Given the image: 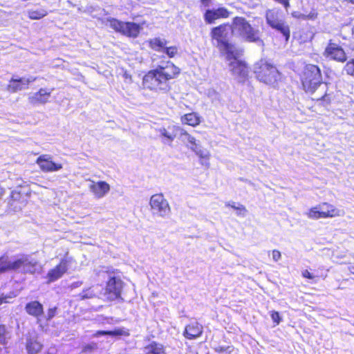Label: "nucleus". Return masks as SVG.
Returning <instances> with one entry per match:
<instances>
[{"label": "nucleus", "instance_id": "aec40b11", "mask_svg": "<svg viewBox=\"0 0 354 354\" xmlns=\"http://www.w3.org/2000/svg\"><path fill=\"white\" fill-rule=\"evenodd\" d=\"M43 345L37 339V335H30L26 337V348L28 354H37L42 349Z\"/></svg>", "mask_w": 354, "mask_h": 354}, {"label": "nucleus", "instance_id": "4c0bfd02", "mask_svg": "<svg viewBox=\"0 0 354 354\" xmlns=\"http://www.w3.org/2000/svg\"><path fill=\"white\" fill-rule=\"evenodd\" d=\"M7 339V332L6 326L0 325V344H5Z\"/></svg>", "mask_w": 354, "mask_h": 354}, {"label": "nucleus", "instance_id": "f3484780", "mask_svg": "<svg viewBox=\"0 0 354 354\" xmlns=\"http://www.w3.org/2000/svg\"><path fill=\"white\" fill-rule=\"evenodd\" d=\"M35 77H21L19 79L12 78L8 86V90L11 92H17L28 88L30 83L34 82Z\"/></svg>", "mask_w": 354, "mask_h": 354}, {"label": "nucleus", "instance_id": "c756f323", "mask_svg": "<svg viewBox=\"0 0 354 354\" xmlns=\"http://www.w3.org/2000/svg\"><path fill=\"white\" fill-rule=\"evenodd\" d=\"M28 16L30 19H40L48 15L47 10L44 8L37 10H28L27 11Z\"/></svg>", "mask_w": 354, "mask_h": 354}, {"label": "nucleus", "instance_id": "7c9ffc66", "mask_svg": "<svg viewBox=\"0 0 354 354\" xmlns=\"http://www.w3.org/2000/svg\"><path fill=\"white\" fill-rule=\"evenodd\" d=\"M226 205L231 207L235 210H240V212H236L238 216H241L244 217L246 215L247 209L243 205L239 204L238 205H236L234 202H232L227 203Z\"/></svg>", "mask_w": 354, "mask_h": 354}, {"label": "nucleus", "instance_id": "ddd939ff", "mask_svg": "<svg viewBox=\"0 0 354 354\" xmlns=\"http://www.w3.org/2000/svg\"><path fill=\"white\" fill-rule=\"evenodd\" d=\"M36 163L44 172H55L63 168L61 163L53 160V157L50 154L39 156L36 160Z\"/></svg>", "mask_w": 354, "mask_h": 354}, {"label": "nucleus", "instance_id": "e433bc0d", "mask_svg": "<svg viewBox=\"0 0 354 354\" xmlns=\"http://www.w3.org/2000/svg\"><path fill=\"white\" fill-rule=\"evenodd\" d=\"M344 70L347 74L354 76V59L346 63Z\"/></svg>", "mask_w": 354, "mask_h": 354}, {"label": "nucleus", "instance_id": "3c124183", "mask_svg": "<svg viewBox=\"0 0 354 354\" xmlns=\"http://www.w3.org/2000/svg\"><path fill=\"white\" fill-rule=\"evenodd\" d=\"M3 193H4V190L2 187H0V198L2 197V196L3 195Z\"/></svg>", "mask_w": 354, "mask_h": 354}, {"label": "nucleus", "instance_id": "a211bd4d", "mask_svg": "<svg viewBox=\"0 0 354 354\" xmlns=\"http://www.w3.org/2000/svg\"><path fill=\"white\" fill-rule=\"evenodd\" d=\"M322 218L342 216L344 211L335 208L333 205L324 203L317 205Z\"/></svg>", "mask_w": 354, "mask_h": 354}, {"label": "nucleus", "instance_id": "a18cd8bd", "mask_svg": "<svg viewBox=\"0 0 354 354\" xmlns=\"http://www.w3.org/2000/svg\"><path fill=\"white\" fill-rule=\"evenodd\" d=\"M293 17L296 19H301L305 20V14L300 13L299 12H293L292 13Z\"/></svg>", "mask_w": 354, "mask_h": 354}, {"label": "nucleus", "instance_id": "9d476101", "mask_svg": "<svg viewBox=\"0 0 354 354\" xmlns=\"http://www.w3.org/2000/svg\"><path fill=\"white\" fill-rule=\"evenodd\" d=\"M242 53L243 50L241 49V53L236 57L226 55L227 60L230 61L229 64L230 70L232 75L239 82H243L249 73V68L245 62L239 59Z\"/></svg>", "mask_w": 354, "mask_h": 354}, {"label": "nucleus", "instance_id": "2f4dec72", "mask_svg": "<svg viewBox=\"0 0 354 354\" xmlns=\"http://www.w3.org/2000/svg\"><path fill=\"white\" fill-rule=\"evenodd\" d=\"M180 135L181 136H184V140H187L188 142L187 147L189 148V146H196L198 145L196 142V140L194 137L189 134L187 131H184L183 129H180Z\"/></svg>", "mask_w": 354, "mask_h": 354}, {"label": "nucleus", "instance_id": "dca6fc26", "mask_svg": "<svg viewBox=\"0 0 354 354\" xmlns=\"http://www.w3.org/2000/svg\"><path fill=\"white\" fill-rule=\"evenodd\" d=\"M180 130V128L174 124H169L167 127H162L156 129V131L160 133L162 138V142L165 143L173 142Z\"/></svg>", "mask_w": 354, "mask_h": 354}, {"label": "nucleus", "instance_id": "c9c22d12", "mask_svg": "<svg viewBox=\"0 0 354 354\" xmlns=\"http://www.w3.org/2000/svg\"><path fill=\"white\" fill-rule=\"evenodd\" d=\"M95 296V292L91 290V288H88L86 290H84L80 294V297L82 299H90L93 298Z\"/></svg>", "mask_w": 354, "mask_h": 354}, {"label": "nucleus", "instance_id": "f03ea898", "mask_svg": "<svg viewBox=\"0 0 354 354\" xmlns=\"http://www.w3.org/2000/svg\"><path fill=\"white\" fill-rule=\"evenodd\" d=\"M320 69L315 65L309 64L306 66L304 77L302 79V85L306 93L314 94L318 91V94L313 97V100L322 101L323 105L326 106L330 104L331 97L330 94L326 93V89L327 85L323 84Z\"/></svg>", "mask_w": 354, "mask_h": 354}, {"label": "nucleus", "instance_id": "7ed1b4c3", "mask_svg": "<svg viewBox=\"0 0 354 354\" xmlns=\"http://www.w3.org/2000/svg\"><path fill=\"white\" fill-rule=\"evenodd\" d=\"M254 73L261 82L274 86L281 78L277 68L266 59H261L254 66Z\"/></svg>", "mask_w": 354, "mask_h": 354}, {"label": "nucleus", "instance_id": "f704fd0d", "mask_svg": "<svg viewBox=\"0 0 354 354\" xmlns=\"http://www.w3.org/2000/svg\"><path fill=\"white\" fill-rule=\"evenodd\" d=\"M162 52L165 53L168 55V57H174L178 53V48L175 46L165 47Z\"/></svg>", "mask_w": 354, "mask_h": 354}, {"label": "nucleus", "instance_id": "cd10ccee", "mask_svg": "<svg viewBox=\"0 0 354 354\" xmlns=\"http://www.w3.org/2000/svg\"><path fill=\"white\" fill-rule=\"evenodd\" d=\"M166 44L167 41L165 39L156 37L149 40L150 47L156 51H162Z\"/></svg>", "mask_w": 354, "mask_h": 354}, {"label": "nucleus", "instance_id": "a878e982", "mask_svg": "<svg viewBox=\"0 0 354 354\" xmlns=\"http://www.w3.org/2000/svg\"><path fill=\"white\" fill-rule=\"evenodd\" d=\"M110 335V336H129V333L127 330L124 328H117L114 330H98L97 331L93 336L94 337H99L100 335Z\"/></svg>", "mask_w": 354, "mask_h": 354}, {"label": "nucleus", "instance_id": "bb28decb", "mask_svg": "<svg viewBox=\"0 0 354 354\" xmlns=\"http://www.w3.org/2000/svg\"><path fill=\"white\" fill-rule=\"evenodd\" d=\"M145 354H165L163 346L155 342L145 347Z\"/></svg>", "mask_w": 354, "mask_h": 354}, {"label": "nucleus", "instance_id": "72a5a7b5", "mask_svg": "<svg viewBox=\"0 0 354 354\" xmlns=\"http://www.w3.org/2000/svg\"><path fill=\"white\" fill-rule=\"evenodd\" d=\"M207 95L213 102L221 100L220 94L213 88L209 89L207 92Z\"/></svg>", "mask_w": 354, "mask_h": 354}, {"label": "nucleus", "instance_id": "473e14b6", "mask_svg": "<svg viewBox=\"0 0 354 354\" xmlns=\"http://www.w3.org/2000/svg\"><path fill=\"white\" fill-rule=\"evenodd\" d=\"M306 215L309 218L312 219L322 218L317 205L310 209Z\"/></svg>", "mask_w": 354, "mask_h": 354}, {"label": "nucleus", "instance_id": "c85d7f7f", "mask_svg": "<svg viewBox=\"0 0 354 354\" xmlns=\"http://www.w3.org/2000/svg\"><path fill=\"white\" fill-rule=\"evenodd\" d=\"M15 261H10L7 257H2L0 258V273L4 272L8 270L16 271V268L14 267Z\"/></svg>", "mask_w": 354, "mask_h": 354}, {"label": "nucleus", "instance_id": "c03bdc74", "mask_svg": "<svg viewBox=\"0 0 354 354\" xmlns=\"http://www.w3.org/2000/svg\"><path fill=\"white\" fill-rule=\"evenodd\" d=\"M317 16V13L315 10H312L308 15H305V20L315 19Z\"/></svg>", "mask_w": 354, "mask_h": 354}, {"label": "nucleus", "instance_id": "b1692460", "mask_svg": "<svg viewBox=\"0 0 354 354\" xmlns=\"http://www.w3.org/2000/svg\"><path fill=\"white\" fill-rule=\"evenodd\" d=\"M52 90L41 88L38 92L34 93L30 100L31 102L46 103L51 93Z\"/></svg>", "mask_w": 354, "mask_h": 354}, {"label": "nucleus", "instance_id": "f257e3e1", "mask_svg": "<svg viewBox=\"0 0 354 354\" xmlns=\"http://www.w3.org/2000/svg\"><path fill=\"white\" fill-rule=\"evenodd\" d=\"M179 73V68L172 62H162L145 75L142 85L150 91L166 93L170 88L169 80L176 78Z\"/></svg>", "mask_w": 354, "mask_h": 354}, {"label": "nucleus", "instance_id": "864d4df0", "mask_svg": "<svg viewBox=\"0 0 354 354\" xmlns=\"http://www.w3.org/2000/svg\"><path fill=\"white\" fill-rule=\"evenodd\" d=\"M352 37L354 39V26H353V30H352Z\"/></svg>", "mask_w": 354, "mask_h": 354}, {"label": "nucleus", "instance_id": "9b49d317", "mask_svg": "<svg viewBox=\"0 0 354 354\" xmlns=\"http://www.w3.org/2000/svg\"><path fill=\"white\" fill-rule=\"evenodd\" d=\"M14 267L16 268V271L19 272L31 274L40 273L42 268L36 259L28 256H23L15 261Z\"/></svg>", "mask_w": 354, "mask_h": 354}, {"label": "nucleus", "instance_id": "5fc2aeb1", "mask_svg": "<svg viewBox=\"0 0 354 354\" xmlns=\"http://www.w3.org/2000/svg\"><path fill=\"white\" fill-rule=\"evenodd\" d=\"M125 77H128V75L127 73H125Z\"/></svg>", "mask_w": 354, "mask_h": 354}, {"label": "nucleus", "instance_id": "49530a36", "mask_svg": "<svg viewBox=\"0 0 354 354\" xmlns=\"http://www.w3.org/2000/svg\"><path fill=\"white\" fill-rule=\"evenodd\" d=\"M95 348H96L95 344H87L84 347L83 351L86 352L88 351H92V350L95 349Z\"/></svg>", "mask_w": 354, "mask_h": 354}, {"label": "nucleus", "instance_id": "de8ad7c7", "mask_svg": "<svg viewBox=\"0 0 354 354\" xmlns=\"http://www.w3.org/2000/svg\"><path fill=\"white\" fill-rule=\"evenodd\" d=\"M302 276L305 278H308V279H314V276L310 272H308L307 270L303 271L302 272Z\"/></svg>", "mask_w": 354, "mask_h": 354}, {"label": "nucleus", "instance_id": "39448f33", "mask_svg": "<svg viewBox=\"0 0 354 354\" xmlns=\"http://www.w3.org/2000/svg\"><path fill=\"white\" fill-rule=\"evenodd\" d=\"M95 272L97 275H107L109 281H107L105 296L109 301H113L120 297L121 292L123 288V282L119 277H116L113 272H111L109 268L102 267L100 269H95ZM105 278V276H103Z\"/></svg>", "mask_w": 354, "mask_h": 354}, {"label": "nucleus", "instance_id": "8fccbe9b", "mask_svg": "<svg viewBox=\"0 0 354 354\" xmlns=\"http://www.w3.org/2000/svg\"><path fill=\"white\" fill-rule=\"evenodd\" d=\"M81 284H82L81 282H76V283H73L72 286L74 288H76V287L80 286Z\"/></svg>", "mask_w": 354, "mask_h": 354}, {"label": "nucleus", "instance_id": "2eb2a0df", "mask_svg": "<svg viewBox=\"0 0 354 354\" xmlns=\"http://www.w3.org/2000/svg\"><path fill=\"white\" fill-rule=\"evenodd\" d=\"M88 189L95 198H101L109 193L110 185L105 181L90 180Z\"/></svg>", "mask_w": 354, "mask_h": 354}, {"label": "nucleus", "instance_id": "393cba45", "mask_svg": "<svg viewBox=\"0 0 354 354\" xmlns=\"http://www.w3.org/2000/svg\"><path fill=\"white\" fill-rule=\"evenodd\" d=\"M181 122L183 124L196 127L200 124L201 119L196 113H190L183 115L181 117Z\"/></svg>", "mask_w": 354, "mask_h": 354}, {"label": "nucleus", "instance_id": "6ab92c4d", "mask_svg": "<svg viewBox=\"0 0 354 354\" xmlns=\"http://www.w3.org/2000/svg\"><path fill=\"white\" fill-rule=\"evenodd\" d=\"M203 331V327L198 322H192L185 327L184 336L189 339H194L199 337Z\"/></svg>", "mask_w": 354, "mask_h": 354}, {"label": "nucleus", "instance_id": "a19ab883", "mask_svg": "<svg viewBox=\"0 0 354 354\" xmlns=\"http://www.w3.org/2000/svg\"><path fill=\"white\" fill-rule=\"evenodd\" d=\"M272 259L274 261H278L281 257V252L277 250H272Z\"/></svg>", "mask_w": 354, "mask_h": 354}, {"label": "nucleus", "instance_id": "f8f14e48", "mask_svg": "<svg viewBox=\"0 0 354 354\" xmlns=\"http://www.w3.org/2000/svg\"><path fill=\"white\" fill-rule=\"evenodd\" d=\"M73 261V259L70 257L62 259L57 266L48 272L46 277L47 279V283H50L54 282L62 277L71 266Z\"/></svg>", "mask_w": 354, "mask_h": 354}, {"label": "nucleus", "instance_id": "412c9836", "mask_svg": "<svg viewBox=\"0 0 354 354\" xmlns=\"http://www.w3.org/2000/svg\"><path fill=\"white\" fill-rule=\"evenodd\" d=\"M189 149L192 150L200 158V162L202 165L208 167L209 166V158L210 153L209 151L203 148L200 145H196V146H189Z\"/></svg>", "mask_w": 354, "mask_h": 354}, {"label": "nucleus", "instance_id": "09e8293b", "mask_svg": "<svg viewBox=\"0 0 354 354\" xmlns=\"http://www.w3.org/2000/svg\"><path fill=\"white\" fill-rule=\"evenodd\" d=\"M348 270L351 273L354 274V265H351L348 267Z\"/></svg>", "mask_w": 354, "mask_h": 354}, {"label": "nucleus", "instance_id": "1a4fd4ad", "mask_svg": "<svg viewBox=\"0 0 354 354\" xmlns=\"http://www.w3.org/2000/svg\"><path fill=\"white\" fill-rule=\"evenodd\" d=\"M149 205L151 214L155 216L165 218L171 212L169 204L162 194L152 195L149 200Z\"/></svg>", "mask_w": 354, "mask_h": 354}, {"label": "nucleus", "instance_id": "58836bf2", "mask_svg": "<svg viewBox=\"0 0 354 354\" xmlns=\"http://www.w3.org/2000/svg\"><path fill=\"white\" fill-rule=\"evenodd\" d=\"M215 351L219 354H230V353L232 351V348L230 346H227L226 348L218 346L215 348Z\"/></svg>", "mask_w": 354, "mask_h": 354}, {"label": "nucleus", "instance_id": "423d86ee", "mask_svg": "<svg viewBox=\"0 0 354 354\" xmlns=\"http://www.w3.org/2000/svg\"><path fill=\"white\" fill-rule=\"evenodd\" d=\"M232 32V26L227 25H221L212 29V38L217 41L218 46L228 56L236 57L241 53V48L234 45L228 43L227 37Z\"/></svg>", "mask_w": 354, "mask_h": 354}, {"label": "nucleus", "instance_id": "79ce46f5", "mask_svg": "<svg viewBox=\"0 0 354 354\" xmlns=\"http://www.w3.org/2000/svg\"><path fill=\"white\" fill-rule=\"evenodd\" d=\"M13 297L10 296V295H0V305L4 304V303H8L9 301L8 299H12Z\"/></svg>", "mask_w": 354, "mask_h": 354}, {"label": "nucleus", "instance_id": "4468645a", "mask_svg": "<svg viewBox=\"0 0 354 354\" xmlns=\"http://www.w3.org/2000/svg\"><path fill=\"white\" fill-rule=\"evenodd\" d=\"M324 55L328 59L342 62L346 61V54L344 50L337 44L333 42L331 40L326 47Z\"/></svg>", "mask_w": 354, "mask_h": 354}, {"label": "nucleus", "instance_id": "5701e85b", "mask_svg": "<svg viewBox=\"0 0 354 354\" xmlns=\"http://www.w3.org/2000/svg\"><path fill=\"white\" fill-rule=\"evenodd\" d=\"M26 313L32 316L38 317L44 311L43 306L37 301L28 303L25 307Z\"/></svg>", "mask_w": 354, "mask_h": 354}, {"label": "nucleus", "instance_id": "37998d69", "mask_svg": "<svg viewBox=\"0 0 354 354\" xmlns=\"http://www.w3.org/2000/svg\"><path fill=\"white\" fill-rule=\"evenodd\" d=\"M56 313V308H50L47 313V319L50 320L55 317Z\"/></svg>", "mask_w": 354, "mask_h": 354}, {"label": "nucleus", "instance_id": "0eeeda50", "mask_svg": "<svg viewBox=\"0 0 354 354\" xmlns=\"http://www.w3.org/2000/svg\"><path fill=\"white\" fill-rule=\"evenodd\" d=\"M265 17L267 24L281 32L288 41L290 37V28L281 11L277 8L268 9L266 12Z\"/></svg>", "mask_w": 354, "mask_h": 354}, {"label": "nucleus", "instance_id": "ea45409f", "mask_svg": "<svg viewBox=\"0 0 354 354\" xmlns=\"http://www.w3.org/2000/svg\"><path fill=\"white\" fill-rule=\"evenodd\" d=\"M271 318L276 325L279 324L281 322L279 314L277 311H272L270 313Z\"/></svg>", "mask_w": 354, "mask_h": 354}, {"label": "nucleus", "instance_id": "20e7f679", "mask_svg": "<svg viewBox=\"0 0 354 354\" xmlns=\"http://www.w3.org/2000/svg\"><path fill=\"white\" fill-rule=\"evenodd\" d=\"M232 33L249 42H261L260 31L255 29L243 17H236L232 26Z\"/></svg>", "mask_w": 354, "mask_h": 354}, {"label": "nucleus", "instance_id": "603ef678", "mask_svg": "<svg viewBox=\"0 0 354 354\" xmlns=\"http://www.w3.org/2000/svg\"><path fill=\"white\" fill-rule=\"evenodd\" d=\"M345 1L347 2L351 3L352 4L354 5V0H345Z\"/></svg>", "mask_w": 354, "mask_h": 354}, {"label": "nucleus", "instance_id": "4be33fe9", "mask_svg": "<svg viewBox=\"0 0 354 354\" xmlns=\"http://www.w3.org/2000/svg\"><path fill=\"white\" fill-rule=\"evenodd\" d=\"M229 12L224 8H219L215 10H208L206 11L205 17L208 23H212L215 19L220 17H227Z\"/></svg>", "mask_w": 354, "mask_h": 354}, {"label": "nucleus", "instance_id": "6e6552de", "mask_svg": "<svg viewBox=\"0 0 354 354\" xmlns=\"http://www.w3.org/2000/svg\"><path fill=\"white\" fill-rule=\"evenodd\" d=\"M106 24L115 31L133 38L137 37L142 29L140 25L134 22H123L114 18L108 19Z\"/></svg>", "mask_w": 354, "mask_h": 354}]
</instances>
